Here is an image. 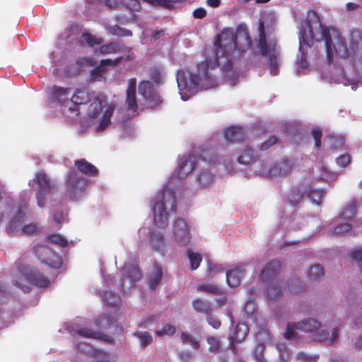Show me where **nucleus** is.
Here are the masks:
<instances>
[{"label": "nucleus", "mask_w": 362, "mask_h": 362, "mask_svg": "<svg viewBox=\"0 0 362 362\" xmlns=\"http://www.w3.org/2000/svg\"><path fill=\"white\" fill-rule=\"evenodd\" d=\"M238 36L233 29H225L218 34L215 40L216 47L214 63L204 61L198 64L194 71H179L177 74V82L181 98L187 100L192 94L197 92L198 88L207 90L217 85V79L213 71L217 67L226 74L233 71V60L240 58L245 52L240 47Z\"/></svg>", "instance_id": "f257e3e1"}, {"label": "nucleus", "mask_w": 362, "mask_h": 362, "mask_svg": "<svg viewBox=\"0 0 362 362\" xmlns=\"http://www.w3.org/2000/svg\"><path fill=\"white\" fill-rule=\"evenodd\" d=\"M314 20L308 19L307 29L302 28L299 33V49L301 52L303 46L312 47L314 41L324 40L326 46L327 55L332 60L334 55L343 59L351 58L354 61L362 62V33L359 30H351L349 35V48L346 45L344 39L337 37L335 45L332 43L329 30L324 27L315 12L313 13Z\"/></svg>", "instance_id": "f03ea898"}, {"label": "nucleus", "mask_w": 362, "mask_h": 362, "mask_svg": "<svg viewBox=\"0 0 362 362\" xmlns=\"http://www.w3.org/2000/svg\"><path fill=\"white\" fill-rule=\"evenodd\" d=\"M155 225L164 228L168 225V209L176 212L177 199L175 192L163 189L158 192L151 204Z\"/></svg>", "instance_id": "7ed1b4c3"}, {"label": "nucleus", "mask_w": 362, "mask_h": 362, "mask_svg": "<svg viewBox=\"0 0 362 362\" xmlns=\"http://www.w3.org/2000/svg\"><path fill=\"white\" fill-rule=\"evenodd\" d=\"M28 282L36 287L47 288L50 285L49 279L46 277L38 269L30 267H19L13 274V284L23 291L29 292L30 288L25 285Z\"/></svg>", "instance_id": "20e7f679"}, {"label": "nucleus", "mask_w": 362, "mask_h": 362, "mask_svg": "<svg viewBox=\"0 0 362 362\" xmlns=\"http://www.w3.org/2000/svg\"><path fill=\"white\" fill-rule=\"evenodd\" d=\"M259 39L257 47L261 55L267 59V65L272 76H276L279 73V52L276 49V42L273 40L268 42L265 33L264 23L260 20L258 25Z\"/></svg>", "instance_id": "39448f33"}, {"label": "nucleus", "mask_w": 362, "mask_h": 362, "mask_svg": "<svg viewBox=\"0 0 362 362\" xmlns=\"http://www.w3.org/2000/svg\"><path fill=\"white\" fill-rule=\"evenodd\" d=\"M321 323L314 318H308L298 322L299 330L313 334V339L318 341H325L329 344L334 343L338 338L339 330L334 327L329 334L325 329H321Z\"/></svg>", "instance_id": "423d86ee"}, {"label": "nucleus", "mask_w": 362, "mask_h": 362, "mask_svg": "<svg viewBox=\"0 0 362 362\" xmlns=\"http://www.w3.org/2000/svg\"><path fill=\"white\" fill-rule=\"evenodd\" d=\"M65 184L70 198L73 200H78L86 191L88 181L72 168L67 172Z\"/></svg>", "instance_id": "0eeeda50"}, {"label": "nucleus", "mask_w": 362, "mask_h": 362, "mask_svg": "<svg viewBox=\"0 0 362 362\" xmlns=\"http://www.w3.org/2000/svg\"><path fill=\"white\" fill-rule=\"evenodd\" d=\"M32 183L37 185L35 197L37 206L43 208L46 203L47 195L51 194L52 191L53 186L51 180L45 173L39 172L36 173L35 177L30 181L29 185H31Z\"/></svg>", "instance_id": "6e6552de"}, {"label": "nucleus", "mask_w": 362, "mask_h": 362, "mask_svg": "<svg viewBox=\"0 0 362 362\" xmlns=\"http://www.w3.org/2000/svg\"><path fill=\"white\" fill-rule=\"evenodd\" d=\"M34 253L42 263L47 264L50 267L58 269L62 266V259L58 254L46 245L35 246Z\"/></svg>", "instance_id": "1a4fd4ad"}, {"label": "nucleus", "mask_w": 362, "mask_h": 362, "mask_svg": "<svg viewBox=\"0 0 362 362\" xmlns=\"http://www.w3.org/2000/svg\"><path fill=\"white\" fill-rule=\"evenodd\" d=\"M173 237L176 243L180 246L187 245L189 240V230L187 223L182 218H177L173 225Z\"/></svg>", "instance_id": "9d476101"}, {"label": "nucleus", "mask_w": 362, "mask_h": 362, "mask_svg": "<svg viewBox=\"0 0 362 362\" xmlns=\"http://www.w3.org/2000/svg\"><path fill=\"white\" fill-rule=\"evenodd\" d=\"M202 167L197 160L195 154L184 156L180 159L179 165L176 170V174L179 179L185 178L195 168Z\"/></svg>", "instance_id": "9b49d317"}, {"label": "nucleus", "mask_w": 362, "mask_h": 362, "mask_svg": "<svg viewBox=\"0 0 362 362\" xmlns=\"http://www.w3.org/2000/svg\"><path fill=\"white\" fill-rule=\"evenodd\" d=\"M94 61L86 57H81L64 68V72L69 77L78 75L85 68L93 66Z\"/></svg>", "instance_id": "f8f14e48"}, {"label": "nucleus", "mask_w": 362, "mask_h": 362, "mask_svg": "<svg viewBox=\"0 0 362 362\" xmlns=\"http://www.w3.org/2000/svg\"><path fill=\"white\" fill-rule=\"evenodd\" d=\"M192 154L196 155L199 165L202 163L204 164L202 167L216 163L218 160L216 151L208 144L203 145L199 151H194Z\"/></svg>", "instance_id": "ddd939ff"}, {"label": "nucleus", "mask_w": 362, "mask_h": 362, "mask_svg": "<svg viewBox=\"0 0 362 362\" xmlns=\"http://www.w3.org/2000/svg\"><path fill=\"white\" fill-rule=\"evenodd\" d=\"M281 269V263L278 259H273L267 263L260 272V278L264 282L273 279Z\"/></svg>", "instance_id": "4468645a"}, {"label": "nucleus", "mask_w": 362, "mask_h": 362, "mask_svg": "<svg viewBox=\"0 0 362 362\" xmlns=\"http://www.w3.org/2000/svg\"><path fill=\"white\" fill-rule=\"evenodd\" d=\"M136 79L131 78L128 81V87L127 90L126 104L127 110L135 112L138 110V105L136 95Z\"/></svg>", "instance_id": "2eb2a0df"}, {"label": "nucleus", "mask_w": 362, "mask_h": 362, "mask_svg": "<svg viewBox=\"0 0 362 362\" xmlns=\"http://www.w3.org/2000/svg\"><path fill=\"white\" fill-rule=\"evenodd\" d=\"M307 189L305 182L299 184L298 186L293 187L290 193L287 196L288 202L292 206H296L302 201Z\"/></svg>", "instance_id": "dca6fc26"}, {"label": "nucleus", "mask_w": 362, "mask_h": 362, "mask_svg": "<svg viewBox=\"0 0 362 362\" xmlns=\"http://www.w3.org/2000/svg\"><path fill=\"white\" fill-rule=\"evenodd\" d=\"M105 103V97L104 95L99 94L93 97L88 108V116L91 119L97 118L100 115Z\"/></svg>", "instance_id": "f3484780"}, {"label": "nucleus", "mask_w": 362, "mask_h": 362, "mask_svg": "<svg viewBox=\"0 0 362 362\" xmlns=\"http://www.w3.org/2000/svg\"><path fill=\"white\" fill-rule=\"evenodd\" d=\"M74 165L78 172L86 176L95 177L98 174V168L85 158L76 160Z\"/></svg>", "instance_id": "a211bd4d"}, {"label": "nucleus", "mask_w": 362, "mask_h": 362, "mask_svg": "<svg viewBox=\"0 0 362 362\" xmlns=\"http://www.w3.org/2000/svg\"><path fill=\"white\" fill-rule=\"evenodd\" d=\"M25 216V213L21 209L17 211L16 215L12 218L6 227V232L8 235H18L20 231L19 227L23 223Z\"/></svg>", "instance_id": "6ab92c4d"}, {"label": "nucleus", "mask_w": 362, "mask_h": 362, "mask_svg": "<svg viewBox=\"0 0 362 362\" xmlns=\"http://www.w3.org/2000/svg\"><path fill=\"white\" fill-rule=\"evenodd\" d=\"M223 136L230 143L239 142L244 138L243 129L240 127L230 126L224 130Z\"/></svg>", "instance_id": "aec40b11"}, {"label": "nucleus", "mask_w": 362, "mask_h": 362, "mask_svg": "<svg viewBox=\"0 0 362 362\" xmlns=\"http://www.w3.org/2000/svg\"><path fill=\"white\" fill-rule=\"evenodd\" d=\"M244 269L236 267L226 272V281L231 288L240 285Z\"/></svg>", "instance_id": "412c9836"}, {"label": "nucleus", "mask_w": 362, "mask_h": 362, "mask_svg": "<svg viewBox=\"0 0 362 362\" xmlns=\"http://www.w3.org/2000/svg\"><path fill=\"white\" fill-rule=\"evenodd\" d=\"M151 245L154 251L164 255L163 252L165 248L164 234L160 232L153 231L151 233Z\"/></svg>", "instance_id": "4be33fe9"}, {"label": "nucleus", "mask_w": 362, "mask_h": 362, "mask_svg": "<svg viewBox=\"0 0 362 362\" xmlns=\"http://www.w3.org/2000/svg\"><path fill=\"white\" fill-rule=\"evenodd\" d=\"M163 269L160 264H153L148 276V285L151 289H155L163 279Z\"/></svg>", "instance_id": "5701e85b"}, {"label": "nucleus", "mask_w": 362, "mask_h": 362, "mask_svg": "<svg viewBox=\"0 0 362 362\" xmlns=\"http://www.w3.org/2000/svg\"><path fill=\"white\" fill-rule=\"evenodd\" d=\"M257 160V156L255 153V150L249 146L245 147L237 158L239 163L245 165L255 163Z\"/></svg>", "instance_id": "b1692460"}, {"label": "nucleus", "mask_w": 362, "mask_h": 362, "mask_svg": "<svg viewBox=\"0 0 362 362\" xmlns=\"http://www.w3.org/2000/svg\"><path fill=\"white\" fill-rule=\"evenodd\" d=\"M93 98L90 91L86 88L77 89L71 97L72 103L76 105L85 104L90 102Z\"/></svg>", "instance_id": "393cba45"}, {"label": "nucleus", "mask_w": 362, "mask_h": 362, "mask_svg": "<svg viewBox=\"0 0 362 362\" xmlns=\"http://www.w3.org/2000/svg\"><path fill=\"white\" fill-rule=\"evenodd\" d=\"M305 184L307 185L306 197L313 204L320 206L322 203L324 191L311 187L309 182H305Z\"/></svg>", "instance_id": "a878e982"}, {"label": "nucleus", "mask_w": 362, "mask_h": 362, "mask_svg": "<svg viewBox=\"0 0 362 362\" xmlns=\"http://www.w3.org/2000/svg\"><path fill=\"white\" fill-rule=\"evenodd\" d=\"M249 328L245 323H238L235 327L233 334L230 337L232 343H240L247 336Z\"/></svg>", "instance_id": "bb28decb"}, {"label": "nucleus", "mask_w": 362, "mask_h": 362, "mask_svg": "<svg viewBox=\"0 0 362 362\" xmlns=\"http://www.w3.org/2000/svg\"><path fill=\"white\" fill-rule=\"evenodd\" d=\"M193 308L198 313H203L206 316L212 312V306L210 302L201 298H196L192 301Z\"/></svg>", "instance_id": "cd10ccee"}, {"label": "nucleus", "mask_w": 362, "mask_h": 362, "mask_svg": "<svg viewBox=\"0 0 362 362\" xmlns=\"http://www.w3.org/2000/svg\"><path fill=\"white\" fill-rule=\"evenodd\" d=\"M115 111V107L113 105H110L105 110L100 121L99 125L97 127L98 132H102L105 130L111 123V117Z\"/></svg>", "instance_id": "c85d7f7f"}, {"label": "nucleus", "mask_w": 362, "mask_h": 362, "mask_svg": "<svg viewBox=\"0 0 362 362\" xmlns=\"http://www.w3.org/2000/svg\"><path fill=\"white\" fill-rule=\"evenodd\" d=\"M70 88L54 86L52 88V96L60 103L67 100L69 95Z\"/></svg>", "instance_id": "c756f323"}, {"label": "nucleus", "mask_w": 362, "mask_h": 362, "mask_svg": "<svg viewBox=\"0 0 362 362\" xmlns=\"http://www.w3.org/2000/svg\"><path fill=\"white\" fill-rule=\"evenodd\" d=\"M156 91L152 83L148 81H142L139 85V93L144 99L149 98Z\"/></svg>", "instance_id": "7c9ffc66"}, {"label": "nucleus", "mask_w": 362, "mask_h": 362, "mask_svg": "<svg viewBox=\"0 0 362 362\" xmlns=\"http://www.w3.org/2000/svg\"><path fill=\"white\" fill-rule=\"evenodd\" d=\"M324 275L323 267L319 264L312 265L308 270V276L313 281H318Z\"/></svg>", "instance_id": "2f4dec72"}, {"label": "nucleus", "mask_w": 362, "mask_h": 362, "mask_svg": "<svg viewBox=\"0 0 362 362\" xmlns=\"http://www.w3.org/2000/svg\"><path fill=\"white\" fill-rule=\"evenodd\" d=\"M103 298L107 305L112 308L117 306L121 302L119 295L112 291L104 292Z\"/></svg>", "instance_id": "473e14b6"}, {"label": "nucleus", "mask_w": 362, "mask_h": 362, "mask_svg": "<svg viewBox=\"0 0 362 362\" xmlns=\"http://www.w3.org/2000/svg\"><path fill=\"white\" fill-rule=\"evenodd\" d=\"M121 50V46L119 42H111L103 45L99 48V52L102 54H115Z\"/></svg>", "instance_id": "72a5a7b5"}, {"label": "nucleus", "mask_w": 362, "mask_h": 362, "mask_svg": "<svg viewBox=\"0 0 362 362\" xmlns=\"http://www.w3.org/2000/svg\"><path fill=\"white\" fill-rule=\"evenodd\" d=\"M187 253L190 262V269L192 271L197 269L202 261V256L201 254L194 252L190 249H187Z\"/></svg>", "instance_id": "f704fd0d"}, {"label": "nucleus", "mask_w": 362, "mask_h": 362, "mask_svg": "<svg viewBox=\"0 0 362 362\" xmlns=\"http://www.w3.org/2000/svg\"><path fill=\"white\" fill-rule=\"evenodd\" d=\"M296 330H299L298 322H288L284 334V338L288 340L296 339L298 337Z\"/></svg>", "instance_id": "c9c22d12"}, {"label": "nucleus", "mask_w": 362, "mask_h": 362, "mask_svg": "<svg viewBox=\"0 0 362 362\" xmlns=\"http://www.w3.org/2000/svg\"><path fill=\"white\" fill-rule=\"evenodd\" d=\"M197 291L211 294L219 295L222 293L221 288L216 284H202L197 286Z\"/></svg>", "instance_id": "e433bc0d"}, {"label": "nucleus", "mask_w": 362, "mask_h": 362, "mask_svg": "<svg viewBox=\"0 0 362 362\" xmlns=\"http://www.w3.org/2000/svg\"><path fill=\"white\" fill-rule=\"evenodd\" d=\"M121 61V57H117L115 60H112L111 59H102L100 61V63L97 66H100V73L103 75V76H105L107 69L106 66H116L118 63H119Z\"/></svg>", "instance_id": "4c0bfd02"}, {"label": "nucleus", "mask_w": 362, "mask_h": 362, "mask_svg": "<svg viewBox=\"0 0 362 362\" xmlns=\"http://www.w3.org/2000/svg\"><path fill=\"white\" fill-rule=\"evenodd\" d=\"M282 286L276 283L271 284L267 289V296L271 300H275L281 295Z\"/></svg>", "instance_id": "58836bf2"}, {"label": "nucleus", "mask_w": 362, "mask_h": 362, "mask_svg": "<svg viewBox=\"0 0 362 362\" xmlns=\"http://www.w3.org/2000/svg\"><path fill=\"white\" fill-rule=\"evenodd\" d=\"M108 31L111 35L119 37H129L132 35V32L131 30L122 28L117 25L108 28Z\"/></svg>", "instance_id": "ea45409f"}, {"label": "nucleus", "mask_w": 362, "mask_h": 362, "mask_svg": "<svg viewBox=\"0 0 362 362\" xmlns=\"http://www.w3.org/2000/svg\"><path fill=\"white\" fill-rule=\"evenodd\" d=\"M356 212V202H351L346 208H344L342 213L340 214V217L344 218L347 221H351L355 216Z\"/></svg>", "instance_id": "a19ab883"}, {"label": "nucleus", "mask_w": 362, "mask_h": 362, "mask_svg": "<svg viewBox=\"0 0 362 362\" xmlns=\"http://www.w3.org/2000/svg\"><path fill=\"white\" fill-rule=\"evenodd\" d=\"M286 165L284 163L275 164L265 173L267 176L271 177H282L285 174V171L283 170V167H286Z\"/></svg>", "instance_id": "79ce46f5"}, {"label": "nucleus", "mask_w": 362, "mask_h": 362, "mask_svg": "<svg viewBox=\"0 0 362 362\" xmlns=\"http://www.w3.org/2000/svg\"><path fill=\"white\" fill-rule=\"evenodd\" d=\"M182 0H143L153 6H160L164 8H169L175 3H178Z\"/></svg>", "instance_id": "37998d69"}, {"label": "nucleus", "mask_w": 362, "mask_h": 362, "mask_svg": "<svg viewBox=\"0 0 362 362\" xmlns=\"http://www.w3.org/2000/svg\"><path fill=\"white\" fill-rule=\"evenodd\" d=\"M180 339L182 343L191 345V346L195 350H198L200 347L199 341L187 332H182L181 333Z\"/></svg>", "instance_id": "c03bdc74"}, {"label": "nucleus", "mask_w": 362, "mask_h": 362, "mask_svg": "<svg viewBox=\"0 0 362 362\" xmlns=\"http://www.w3.org/2000/svg\"><path fill=\"white\" fill-rule=\"evenodd\" d=\"M209 344V351L212 353L218 352L221 347V342L218 337H209L206 339Z\"/></svg>", "instance_id": "a18cd8bd"}, {"label": "nucleus", "mask_w": 362, "mask_h": 362, "mask_svg": "<svg viewBox=\"0 0 362 362\" xmlns=\"http://www.w3.org/2000/svg\"><path fill=\"white\" fill-rule=\"evenodd\" d=\"M134 335L139 339L141 346L144 347L147 346L151 344L153 338L151 334L148 332H135Z\"/></svg>", "instance_id": "49530a36"}, {"label": "nucleus", "mask_w": 362, "mask_h": 362, "mask_svg": "<svg viewBox=\"0 0 362 362\" xmlns=\"http://www.w3.org/2000/svg\"><path fill=\"white\" fill-rule=\"evenodd\" d=\"M148 107L150 108H156L162 103V100L157 90L151 94L149 98L144 99Z\"/></svg>", "instance_id": "de8ad7c7"}, {"label": "nucleus", "mask_w": 362, "mask_h": 362, "mask_svg": "<svg viewBox=\"0 0 362 362\" xmlns=\"http://www.w3.org/2000/svg\"><path fill=\"white\" fill-rule=\"evenodd\" d=\"M100 66H95L93 69H92L90 72L89 77L88 78V81L90 83H94L96 81H105L106 80V76H103L100 73Z\"/></svg>", "instance_id": "09e8293b"}, {"label": "nucleus", "mask_w": 362, "mask_h": 362, "mask_svg": "<svg viewBox=\"0 0 362 362\" xmlns=\"http://www.w3.org/2000/svg\"><path fill=\"white\" fill-rule=\"evenodd\" d=\"M127 276L132 281H138L142 277V274L136 265H132L128 268Z\"/></svg>", "instance_id": "8fccbe9b"}, {"label": "nucleus", "mask_w": 362, "mask_h": 362, "mask_svg": "<svg viewBox=\"0 0 362 362\" xmlns=\"http://www.w3.org/2000/svg\"><path fill=\"white\" fill-rule=\"evenodd\" d=\"M82 36L87 45L92 47L100 45L103 41L101 37H97L89 33H85Z\"/></svg>", "instance_id": "3c124183"}, {"label": "nucleus", "mask_w": 362, "mask_h": 362, "mask_svg": "<svg viewBox=\"0 0 362 362\" xmlns=\"http://www.w3.org/2000/svg\"><path fill=\"white\" fill-rule=\"evenodd\" d=\"M47 239L49 242L62 247H66L68 245L67 240L59 234L49 235L47 236Z\"/></svg>", "instance_id": "603ef678"}, {"label": "nucleus", "mask_w": 362, "mask_h": 362, "mask_svg": "<svg viewBox=\"0 0 362 362\" xmlns=\"http://www.w3.org/2000/svg\"><path fill=\"white\" fill-rule=\"evenodd\" d=\"M176 332V327L170 324H165L163 326L162 329L156 330L155 334L158 337L163 335L172 336Z\"/></svg>", "instance_id": "864d4df0"}, {"label": "nucleus", "mask_w": 362, "mask_h": 362, "mask_svg": "<svg viewBox=\"0 0 362 362\" xmlns=\"http://www.w3.org/2000/svg\"><path fill=\"white\" fill-rule=\"evenodd\" d=\"M213 179V175L207 170L202 171L198 176V181L203 186L209 185Z\"/></svg>", "instance_id": "5fc2aeb1"}, {"label": "nucleus", "mask_w": 362, "mask_h": 362, "mask_svg": "<svg viewBox=\"0 0 362 362\" xmlns=\"http://www.w3.org/2000/svg\"><path fill=\"white\" fill-rule=\"evenodd\" d=\"M351 313H349V317L353 316L354 318H360L362 317V303H356L352 302L350 304Z\"/></svg>", "instance_id": "6e6d98bb"}, {"label": "nucleus", "mask_w": 362, "mask_h": 362, "mask_svg": "<svg viewBox=\"0 0 362 362\" xmlns=\"http://www.w3.org/2000/svg\"><path fill=\"white\" fill-rule=\"evenodd\" d=\"M77 333L82 337L92 339H100L101 336L100 332H95L87 328L79 329L77 330Z\"/></svg>", "instance_id": "4d7b16f0"}, {"label": "nucleus", "mask_w": 362, "mask_h": 362, "mask_svg": "<svg viewBox=\"0 0 362 362\" xmlns=\"http://www.w3.org/2000/svg\"><path fill=\"white\" fill-rule=\"evenodd\" d=\"M264 346L262 345L257 346L252 352V356L256 362H267L264 355Z\"/></svg>", "instance_id": "13d9d810"}, {"label": "nucleus", "mask_w": 362, "mask_h": 362, "mask_svg": "<svg viewBox=\"0 0 362 362\" xmlns=\"http://www.w3.org/2000/svg\"><path fill=\"white\" fill-rule=\"evenodd\" d=\"M158 320V315H152L143 317L141 322L139 324V327L148 328L151 325L156 323Z\"/></svg>", "instance_id": "bf43d9fd"}, {"label": "nucleus", "mask_w": 362, "mask_h": 362, "mask_svg": "<svg viewBox=\"0 0 362 362\" xmlns=\"http://www.w3.org/2000/svg\"><path fill=\"white\" fill-rule=\"evenodd\" d=\"M37 230V226L35 224H26L23 226L21 228H20V231L18 235H34L36 233Z\"/></svg>", "instance_id": "052dcab7"}, {"label": "nucleus", "mask_w": 362, "mask_h": 362, "mask_svg": "<svg viewBox=\"0 0 362 362\" xmlns=\"http://www.w3.org/2000/svg\"><path fill=\"white\" fill-rule=\"evenodd\" d=\"M312 136L315 140V146L320 148L321 146V139L322 136V129L319 127H314L311 131Z\"/></svg>", "instance_id": "680f3d73"}, {"label": "nucleus", "mask_w": 362, "mask_h": 362, "mask_svg": "<svg viewBox=\"0 0 362 362\" xmlns=\"http://www.w3.org/2000/svg\"><path fill=\"white\" fill-rule=\"evenodd\" d=\"M350 258L357 263L362 272V249L351 251Z\"/></svg>", "instance_id": "e2e57ef3"}, {"label": "nucleus", "mask_w": 362, "mask_h": 362, "mask_svg": "<svg viewBox=\"0 0 362 362\" xmlns=\"http://www.w3.org/2000/svg\"><path fill=\"white\" fill-rule=\"evenodd\" d=\"M94 359L91 362H110L109 356L104 351L94 350Z\"/></svg>", "instance_id": "0e129e2a"}, {"label": "nucleus", "mask_w": 362, "mask_h": 362, "mask_svg": "<svg viewBox=\"0 0 362 362\" xmlns=\"http://www.w3.org/2000/svg\"><path fill=\"white\" fill-rule=\"evenodd\" d=\"M351 224L349 222L338 224L333 230L332 233L335 235H341L349 232L351 229Z\"/></svg>", "instance_id": "69168bd1"}, {"label": "nucleus", "mask_w": 362, "mask_h": 362, "mask_svg": "<svg viewBox=\"0 0 362 362\" xmlns=\"http://www.w3.org/2000/svg\"><path fill=\"white\" fill-rule=\"evenodd\" d=\"M288 288L291 293H298L302 291L298 279H290L288 282Z\"/></svg>", "instance_id": "338daca9"}, {"label": "nucleus", "mask_w": 362, "mask_h": 362, "mask_svg": "<svg viewBox=\"0 0 362 362\" xmlns=\"http://www.w3.org/2000/svg\"><path fill=\"white\" fill-rule=\"evenodd\" d=\"M224 272L225 269L221 265L215 264H209L208 265L207 272L210 276H213L216 274L223 273Z\"/></svg>", "instance_id": "774afa93"}]
</instances>
